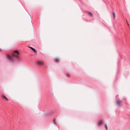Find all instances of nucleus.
<instances>
[{
  "instance_id": "6",
  "label": "nucleus",
  "mask_w": 130,
  "mask_h": 130,
  "mask_svg": "<svg viewBox=\"0 0 130 130\" xmlns=\"http://www.w3.org/2000/svg\"><path fill=\"white\" fill-rule=\"evenodd\" d=\"M54 61L56 63H58L59 61V60L58 58H56L54 60Z\"/></svg>"
},
{
  "instance_id": "1",
  "label": "nucleus",
  "mask_w": 130,
  "mask_h": 130,
  "mask_svg": "<svg viewBox=\"0 0 130 130\" xmlns=\"http://www.w3.org/2000/svg\"><path fill=\"white\" fill-rule=\"evenodd\" d=\"M6 57L7 59H8L9 61L10 62H13V58H15L18 60H19L20 59L19 57L17 55L14 54H13L12 55H11L10 56L8 54L6 55Z\"/></svg>"
},
{
  "instance_id": "14",
  "label": "nucleus",
  "mask_w": 130,
  "mask_h": 130,
  "mask_svg": "<svg viewBox=\"0 0 130 130\" xmlns=\"http://www.w3.org/2000/svg\"><path fill=\"white\" fill-rule=\"evenodd\" d=\"M117 96H118V95H117V96H116V97H117Z\"/></svg>"
},
{
  "instance_id": "12",
  "label": "nucleus",
  "mask_w": 130,
  "mask_h": 130,
  "mask_svg": "<svg viewBox=\"0 0 130 130\" xmlns=\"http://www.w3.org/2000/svg\"><path fill=\"white\" fill-rule=\"evenodd\" d=\"M105 127L106 128V129H107V125L105 126Z\"/></svg>"
},
{
  "instance_id": "3",
  "label": "nucleus",
  "mask_w": 130,
  "mask_h": 130,
  "mask_svg": "<svg viewBox=\"0 0 130 130\" xmlns=\"http://www.w3.org/2000/svg\"><path fill=\"white\" fill-rule=\"evenodd\" d=\"M103 123V121L101 120H100L98 122L99 125H101Z\"/></svg>"
},
{
  "instance_id": "5",
  "label": "nucleus",
  "mask_w": 130,
  "mask_h": 130,
  "mask_svg": "<svg viewBox=\"0 0 130 130\" xmlns=\"http://www.w3.org/2000/svg\"><path fill=\"white\" fill-rule=\"evenodd\" d=\"M121 103V101H118V100L117 101V104L118 106H120Z\"/></svg>"
},
{
  "instance_id": "13",
  "label": "nucleus",
  "mask_w": 130,
  "mask_h": 130,
  "mask_svg": "<svg viewBox=\"0 0 130 130\" xmlns=\"http://www.w3.org/2000/svg\"><path fill=\"white\" fill-rule=\"evenodd\" d=\"M55 120H54L53 121V122L54 123V124H55Z\"/></svg>"
},
{
  "instance_id": "4",
  "label": "nucleus",
  "mask_w": 130,
  "mask_h": 130,
  "mask_svg": "<svg viewBox=\"0 0 130 130\" xmlns=\"http://www.w3.org/2000/svg\"><path fill=\"white\" fill-rule=\"evenodd\" d=\"M37 64L38 65H43V63L40 62L38 61L37 63Z\"/></svg>"
},
{
  "instance_id": "11",
  "label": "nucleus",
  "mask_w": 130,
  "mask_h": 130,
  "mask_svg": "<svg viewBox=\"0 0 130 130\" xmlns=\"http://www.w3.org/2000/svg\"><path fill=\"white\" fill-rule=\"evenodd\" d=\"M66 76L67 77H69L70 76V75L69 74H67L66 75Z\"/></svg>"
},
{
  "instance_id": "8",
  "label": "nucleus",
  "mask_w": 130,
  "mask_h": 130,
  "mask_svg": "<svg viewBox=\"0 0 130 130\" xmlns=\"http://www.w3.org/2000/svg\"><path fill=\"white\" fill-rule=\"evenodd\" d=\"M30 48H31L33 51L36 52V50L34 48H33L31 47H29Z\"/></svg>"
},
{
  "instance_id": "2",
  "label": "nucleus",
  "mask_w": 130,
  "mask_h": 130,
  "mask_svg": "<svg viewBox=\"0 0 130 130\" xmlns=\"http://www.w3.org/2000/svg\"><path fill=\"white\" fill-rule=\"evenodd\" d=\"M2 97L3 99L5 100V101H8V99L4 95H2Z\"/></svg>"
},
{
  "instance_id": "10",
  "label": "nucleus",
  "mask_w": 130,
  "mask_h": 130,
  "mask_svg": "<svg viewBox=\"0 0 130 130\" xmlns=\"http://www.w3.org/2000/svg\"><path fill=\"white\" fill-rule=\"evenodd\" d=\"M112 14H113V18L114 19L115 18V13H114L113 12L112 13Z\"/></svg>"
},
{
  "instance_id": "7",
  "label": "nucleus",
  "mask_w": 130,
  "mask_h": 130,
  "mask_svg": "<svg viewBox=\"0 0 130 130\" xmlns=\"http://www.w3.org/2000/svg\"><path fill=\"white\" fill-rule=\"evenodd\" d=\"M14 53L15 54H17L18 55L19 54V52L17 50H15L14 51Z\"/></svg>"
},
{
  "instance_id": "9",
  "label": "nucleus",
  "mask_w": 130,
  "mask_h": 130,
  "mask_svg": "<svg viewBox=\"0 0 130 130\" xmlns=\"http://www.w3.org/2000/svg\"><path fill=\"white\" fill-rule=\"evenodd\" d=\"M88 13L90 15L92 16V14L90 12H88Z\"/></svg>"
}]
</instances>
